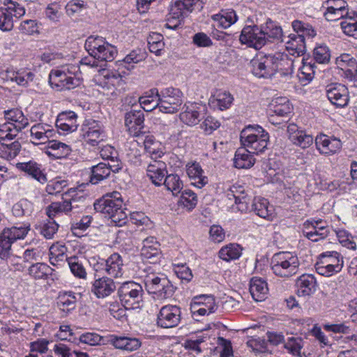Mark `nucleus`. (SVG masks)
Masks as SVG:
<instances>
[{
    "instance_id": "1",
    "label": "nucleus",
    "mask_w": 357,
    "mask_h": 357,
    "mask_svg": "<svg viewBox=\"0 0 357 357\" xmlns=\"http://www.w3.org/2000/svg\"><path fill=\"white\" fill-rule=\"evenodd\" d=\"M123 203L120 192L114 191L96 201L93 206L97 212L107 215L116 226L121 227L127 220V213L123 208Z\"/></svg>"
},
{
    "instance_id": "2",
    "label": "nucleus",
    "mask_w": 357,
    "mask_h": 357,
    "mask_svg": "<svg viewBox=\"0 0 357 357\" xmlns=\"http://www.w3.org/2000/svg\"><path fill=\"white\" fill-rule=\"evenodd\" d=\"M269 135L261 127L248 126L240 135L241 144L250 153L260 154L267 149Z\"/></svg>"
},
{
    "instance_id": "3",
    "label": "nucleus",
    "mask_w": 357,
    "mask_h": 357,
    "mask_svg": "<svg viewBox=\"0 0 357 357\" xmlns=\"http://www.w3.org/2000/svg\"><path fill=\"white\" fill-rule=\"evenodd\" d=\"M252 73L263 78H270L278 71H282L284 63L289 64L287 55H265L253 59Z\"/></svg>"
},
{
    "instance_id": "4",
    "label": "nucleus",
    "mask_w": 357,
    "mask_h": 357,
    "mask_svg": "<svg viewBox=\"0 0 357 357\" xmlns=\"http://www.w3.org/2000/svg\"><path fill=\"white\" fill-rule=\"evenodd\" d=\"M271 265L275 275L289 278L298 273L300 262L296 255L289 252H280L273 255Z\"/></svg>"
},
{
    "instance_id": "5",
    "label": "nucleus",
    "mask_w": 357,
    "mask_h": 357,
    "mask_svg": "<svg viewBox=\"0 0 357 357\" xmlns=\"http://www.w3.org/2000/svg\"><path fill=\"white\" fill-rule=\"evenodd\" d=\"M151 93L158 96L160 112L174 114L181 109L183 93L178 89L167 87L159 91L157 88H153Z\"/></svg>"
},
{
    "instance_id": "6",
    "label": "nucleus",
    "mask_w": 357,
    "mask_h": 357,
    "mask_svg": "<svg viewBox=\"0 0 357 357\" xmlns=\"http://www.w3.org/2000/svg\"><path fill=\"white\" fill-rule=\"evenodd\" d=\"M145 287L149 294H155L159 299L171 297L174 287L167 277L162 273H151L144 278Z\"/></svg>"
},
{
    "instance_id": "7",
    "label": "nucleus",
    "mask_w": 357,
    "mask_h": 357,
    "mask_svg": "<svg viewBox=\"0 0 357 357\" xmlns=\"http://www.w3.org/2000/svg\"><path fill=\"white\" fill-rule=\"evenodd\" d=\"M121 303L126 309H137L142 303L143 289L133 281L123 282L118 289Z\"/></svg>"
},
{
    "instance_id": "8",
    "label": "nucleus",
    "mask_w": 357,
    "mask_h": 357,
    "mask_svg": "<svg viewBox=\"0 0 357 357\" xmlns=\"http://www.w3.org/2000/svg\"><path fill=\"white\" fill-rule=\"evenodd\" d=\"M25 8L17 1L4 0L0 8V29L10 31L13 29L17 20L24 16Z\"/></svg>"
},
{
    "instance_id": "9",
    "label": "nucleus",
    "mask_w": 357,
    "mask_h": 357,
    "mask_svg": "<svg viewBox=\"0 0 357 357\" xmlns=\"http://www.w3.org/2000/svg\"><path fill=\"white\" fill-rule=\"evenodd\" d=\"M96 80L105 90L104 93L112 96L119 95L123 90L126 84L119 72L109 71L105 69L99 71Z\"/></svg>"
},
{
    "instance_id": "10",
    "label": "nucleus",
    "mask_w": 357,
    "mask_h": 357,
    "mask_svg": "<svg viewBox=\"0 0 357 357\" xmlns=\"http://www.w3.org/2000/svg\"><path fill=\"white\" fill-rule=\"evenodd\" d=\"M239 40L242 44L256 50L261 49L265 45L262 27L257 25L245 26L241 31Z\"/></svg>"
},
{
    "instance_id": "11",
    "label": "nucleus",
    "mask_w": 357,
    "mask_h": 357,
    "mask_svg": "<svg viewBox=\"0 0 357 357\" xmlns=\"http://www.w3.org/2000/svg\"><path fill=\"white\" fill-rule=\"evenodd\" d=\"M181 308L176 305H167L161 307L157 317V324L164 328H174L181 321Z\"/></svg>"
},
{
    "instance_id": "12",
    "label": "nucleus",
    "mask_w": 357,
    "mask_h": 357,
    "mask_svg": "<svg viewBox=\"0 0 357 357\" xmlns=\"http://www.w3.org/2000/svg\"><path fill=\"white\" fill-rule=\"evenodd\" d=\"M49 83L57 91L70 90L79 84L78 79L67 75L64 70H52L49 75Z\"/></svg>"
},
{
    "instance_id": "13",
    "label": "nucleus",
    "mask_w": 357,
    "mask_h": 357,
    "mask_svg": "<svg viewBox=\"0 0 357 357\" xmlns=\"http://www.w3.org/2000/svg\"><path fill=\"white\" fill-rule=\"evenodd\" d=\"M323 8L324 15L328 21H336L349 16V10L347 3L344 0H326Z\"/></svg>"
},
{
    "instance_id": "14",
    "label": "nucleus",
    "mask_w": 357,
    "mask_h": 357,
    "mask_svg": "<svg viewBox=\"0 0 357 357\" xmlns=\"http://www.w3.org/2000/svg\"><path fill=\"white\" fill-rule=\"evenodd\" d=\"M146 175L155 186L162 185L167 175V164L158 158L151 159L146 167Z\"/></svg>"
},
{
    "instance_id": "15",
    "label": "nucleus",
    "mask_w": 357,
    "mask_h": 357,
    "mask_svg": "<svg viewBox=\"0 0 357 357\" xmlns=\"http://www.w3.org/2000/svg\"><path fill=\"white\" fill-rule=\"evenodd\" d=\"M160 244L154 236H149L142 241L141 255L151 264H155L161 258Z\"/></svg>"
},
{
    "instance_id": "16",
    "label": "nucleus",
    "mask_w": 357,
    "mask_h": 357,
    "mask_svg": "<svg viewBox=\"0 0 357 357\" xmlns=\"http://www.w3.org/2000/svg\"><path fill=\"white\" fill-rule=\"evenodd\" d=\"M326 95L331 102L337 107H344L349 102V92L344 85L337 83L328 85Z\"/></svg>"
},
{
    "instance_id": "17",
    "label": "nucleus",
    "mask_w": 357,
    "mask_h": 357,
    "mask_svg": "<svg viewBox=\"0 0 357 357\" xmlns=\"http://www.w3.org/2000/svg\"><path fill=\"white\" fill-rule=\"evenodd\" d=\"M179 1L180 0L172 1L167 17V23L165 24V26L168 29H177L188 12L184 8L183 3H181Z\"/></svg>"
},
{
    "instance_id": "18",
    "label": "nucleus",
    "mask_w": 357,
    "mask_h": 357,
    "mask_svg": "<svg viewBox=\"0 0 357 357\" xmlns=\"http://www.w3.org/2000/svg\"><path fill=\"white\" fill-rule=\"evenodd\" d=\"M315 144L320 153L332 155L342 149V142L335 137H330L324 134L318 135L315 139Z\"/></svg>"
},
{
    "instance_id": "19",
    "label": "nucleus",
    "mask_w": 357,
    "mask_h": 357,
    "mask_svg": "<svg viewBox=\"0 0 357 357\" xmlns=\"http://www.w3.org/2000/svg\"><path fill=\"white\" fill-rule=\"evenodd\" d=\"M121 169V167L119 165H112L109 162L108 163L100 162L91 167L90 182L93 185L98 184L107 179L110 176L111 172H119Z\"/></svg>"
},
{
    "instance_id": "20",
    "label": "nucleus",
    "mask_w": 357,
    "mask_h": 357,
    "mask_svg": "<svg viewBox=\"0 0 357 357\" xmlns=\"http://www.w3.org/2000/svg\"><path fill=\"white\" fill-rule=\"evenodd\" d=\"M144 115L141 109H132L126 113L125 126L130 135L135 137H139L144 128Z\"/></svg>"
},
{
    "instance_id": "21",
    "label": "nucleus",
    "mask_w": 357,
    "mask_h": 357,
    "mask_svg": "<svg viewBox=\"0 0 357 357\" xmlns=\"http://www.w3.org/2000/svg\"><path fill=\"white\" fill-rule=\"evenodd\" d=\"M287 132L290 141L302 149H306L313 143L312 136L307 134L305 131L300 130L294 123H290L288 126Z\"/></svg>"
},
{
    "instance_id": "22",
    "label": "nucleus",
    "mask_w": 357,
    "mask_h": 357,
    "mask_svg": "<svg viewBox=\"0 0 357 357\" xmlns=\"http://www.w3.org/2000/svg\"><path fill=\"white\" fill-rule=\"evenodd\" d=\"M116 289L114 280L107 277L96 279L92 283L91 292L98 298H105L109 296Z\"/></svg>"
},
{
    "instance_id": "23",
    "label": "nucleus",
    "mask_w": 357,
    "mask_h": 357,
    "mask_svg": "<svg viewBox=\"0 0 357 357\" xmlns=\"http://www.w3.org/2000/svg\"><path fill=\"white\" fill-rule=\"evenodd\" d=\"M84 125V138L92 146L98 145L100 142L103 141L105 134L101 129L99 123L94 120H89Z\"/></svg>"
},
{
    "instance_id": "24",
    "label": "nucleus",
    "mask_w": 357,
    "mask_h": 357,
    "mask_svg": "<svg viewBox=\"0 0 357 357\" xmlns=\"http://www.w3.org/2000/svg\"><path fill=\"white\" fill-rule=\"evenodd\" d=\"M296 293L299 297H306L313 294L316 291L317 281L311 274H303L296 282Z\"/></svg>"
},
{
    "instance_id": "25",
    "label": "nucleus",
    "mask_w": 357,
    "mask_h": 357,
    "mask_svg": "<svg viewBox=\"0 0 357 357\" xmlns=\"http://www.w3.org/2000/svg\"><path fill=\"white\" fill-rule=\"evenodd\" d=\"M186 173L192 180V184L202 188L208 183V178L204 175V171L199 162H188L186 165Z\"/></svg>"
},
{
    "instance_id": "26",
    "label": "nucleus",
    "mask_w": 357,
    "mask_h": 357,
    "mask_svg": "<svg viewBox=\"0 0 357 357\" xmlns=\"http://www.w3.org/2000/svg\"><path fill=\"white\" fill-rule=\"evenodd\" d=\"M17 167L40 183H44L47 181L46 174L42 169V165L38 164L36 161L30 160L25 162H19L17 164Z\"/></svg>"
},
{
    "instance_id": "27",
    "label": "nucleus",
    "mask_w": 357,
    "mask_h": 357,
    "mask_svg": "<svg viewBox=\"0 0 357 357\" xmlns=\"http://www.w3.org/2000/svg\"><path fill=\"white\" fill-rule=\"evenodd\" d=\"M287 39L286 50L290 55L300 56L305 54L306 46L303 35L291 33Z\"/></svg>"
},
{
    "instance_id": "28",
    "label": "nucleus",
    "mask_w": 357,
    "mask_h": 357,
    "mask_svg": "<svg viewBox=\"0 0 357 357\" xmlns=\"http://www.w3.org/2000/svg\"><path fill=\"white\" fill-rule=\"evenodd\" d=\"M123 261L118 253H113L105 260V271L114 278H121L123 274Z\"/></svg>"
},
{
    "instance_id": "29",
    "label": "nucleus",
    "mask_w": 357,
    "mask_h": 357,
    "mask_svg": "<svg viewBox=\"0 0 357 357\" xmlns=\"http://www.w3.org/2000/svg\"><path fill=\"white\" fill-rule=\"evenodd\" d=\"M31 142L34 144H45L53 137L54 130L47 126L38 123L30 130Z\"/></svg>"
},
{
    "instance_id": "30",
    "label": "nucleus",
    "mask_w": 357,
    "mask_h": 357,
    "mask_svg": "<svg viewBox=\"0 0 357 357\" xmlns=\"http://www.w3.org/2000/svg\"><path fill=\"white\" fill-rule=\"evenodd\" d=\"M252 210L255 213L268 220H273L274 218V209L273 206L269 205L267 199L261 197H256L253 199L252 204Z\"/></svg>"
},
{
    "instance_id": "31",
    "label": "nucleus",
    "mask_w": 357,
    "mask_h": 357,
    "mask_svg": "<svg viewBox=\"0 0 357 357\" xmlns=\"http://www.w3.org/2000/svg\"><path fill=\"white\" fill-rule=\"evenodd\" d=\"M77 114L73 111L61 112L56 121V126L63 131L73 132L77 128Z\"/></svg>"
},
{
    "instance_id": "32",
    "label": "nucleus",
    "mask_w": 357,
    "mask_h": 357,
    "mask_svg": "<svg viewBox=\"0 0 357 357\" xmlns=\"http://www.w3.org/2000/svg\"><path fill=\"white\" fill-rule=\"evenodd\" d=\"M107 43L105 38L101 36H90L86 40L84 47L89 55L97 60L101 56V52Z\"/></svg>"
},
{
    "instance_id": "33",
    "label": "nucleus",
    "mask_w": 357,
    "mask_h": 357,
    "mask_svg": "<svg viewBox=\"0 0 357 357\" xmlns=\"http://www.w3.org/2000/svg\"><path fill=\"white\" fill-rule=\"evenodd\" d=\"M109 341L115 348L128 351H135L141 346V342L135 337L111 336Z\"/></svg>"
},
{
    "instance_id": "34",
    "label": "nucleus",
    "mask_w": 357,
    "mask_h": 357,
    "mask_svg": "<svg viewBox=\"0 0 357 357\" xmlns=\"http://www.w3.org/2000/svg\"><path fill=\"white\" fill-rule=\"evenodd\" d=\"M3 113L7 122L12 124L15 128H17L20 131L29 125L28 119L20 109H12L6 110Z\"/></svg>"
},
{
    "instance_id": "35",
    "label": "nucleus",
    "mask_w": 357,
    "mask_h": 357,
    "mask_svg": "<svg viewBox=\"0 0 357 357\" xmlns=\"http://www.w3.org/2000/svg\"><path fill=\"white\" fill-rule=\"evenodd\" d=\"M35 75L31 71L18 70L7 69L5 72V78L7 80L16 82L22 86H27L29 84L33 82Z\"/></svg>"
},
{
    "instance_id": "36",
    "label": "nucleus",
    "mask_w": 357,
    "mask_h": 357,
    "mask_svg": "<svg viewBox=\"0 0 357 357\" xmlns=\"http://www.w3.org/2000/svg\"><path fill=\"white\" fill-rule=\"evenodd\" d=\"M212 20L220 28L227 29L234 24L238 20L236 12L233 9L221 10L219 13L213 15Z\"/></svg>"
},
{
    "instance_id": "37",
    "label": "nucleus",
    "mask_w": 357,
    "mask_h": 357,
    "mask_svg": "<svg viewBox=\"0 0 357 357\" xmlns=\"http://www.w3.org/2000/svg\"><path fill=\"white\" fill-rule=\"evenodd\" d=\"M262 33L264 36L265 44L269 42L283 41L282 28L274 22L268 20L264 25H261Z\"/></svg>"
},
{
    "instance_id": "38",
    "label": "nucleus",
    "mask_w": 357,
    "mask_h": 357,
    "mask_svg": "<svg viewBox=\"0 0 357 357\" xmlns=\"http://www.w3.org/2000/svg\"><path fill=\"white\" fill-rule=\"evenodd\" d=\"M233 100L234 98L229 92L219 90L209 99V104L213 107L222 111L228 109Z\"/></svg>"
},
{
    "instance_id": "39",
    "label": "nucleus",
    "mask_w": 357,
    "mask_h": 357,
    "mask_svg": "<svg viewBox=\"0 0 357 357\" xmlns=\"http://www.w3.org/2000/svg\"><path fill=\"white\" fill-rule=\"evenodd\" d=\"M199 109L196 104L185 106V109L179 115L180 120L189 126L197 125L201 119Z\"/></svg>"
},
{
    "instance_id": "40",
    "label": "nucleus",
    "mask_w": 357,
    "mask_h": 357,
    "mask_svg": "<svg viewBox=\"0 0 357 357\" xmlns=\"http://www.w3.org/2000/svg\"><path fill=\"white\" fill-rule=\"evenodd\" d=\"M269 111L278 117L288 119L292 112V107L287 98H278L271 103Z\"/></svg>"
},
{
    "instance_id": "41",
    "label": "nucleus",
    "mask_w": 357,
    "mask_h": 357,
    "mask_svg": "<svg viewBox=\"0 0 357 357\" xmlns=\"http://www.w3.org/2000/svg\"><path fill=\"white\" fill-rule=\"evenodd\" d=\"M234 166L238 169H248L252 167L255 162V159L252 153H250L248 151L244 148H238L234 155Z\"/></svg>"
},
{
    "instance_id": "42",
    "label": "nucleus",
    "mask_w": 357,
    "mask_h": 357,
    "mask_svg": "<svg viewBox=\"0 0 357 357\" xmlns=\"http://www.w3.org/2000/svg\"><path fill=\"white\" fill-rule=\"evenodd\" d=\"M250 292L256 301L264 300L267 293V283L261 278H252L250 282Z\"/></svg>"
},
{
    "instance_id": "43",
    "label": "nucleus",
    "mask_w": 357,
    "mask_h": 357,
    "mask_svg": "<svg viewBox=\"0 0 357 357\" xmlns=\"http://www.w3.org/2000/svg\"><path fill=\"white\" fill-rule=\"evenodd\" d=\"M335 64L340 70L353 76L357 74L356 60L349 54H342L335 59Z\"/></svg>"
},
{
    "instance_id": "44",
    "label": "nucleus",
    "mask_w": 357,
    "mask_h": 357,
    "mask_svg": "<svg viewBox=\"0 0 357 357\" xmlns=\"http://www.w3.org/2000/svg\"><path fill=\"white\" fill-rule=\"evenodd\" d=\"M31 230L29 223L17 224L10 228H6L3 231L6 234L11 243L20 239H24Z\"/></svg>"
},
{
    "instance_id": "45",
    "label": "nucleus",
    "mask_w": 357,
    "mask_h": 357,
    "mask_svg": "<svg viewBox=\"0 0 357 357\" xmlns=\"http://www.w3.org/2000/svg\"><path fill=\"white\" fill-rule=\"evenodd\" d=\"M162 185L167 191L172 192L173 196H178L183 188V182L180 176L176 174H167L162 181Z\"/></svg>"
},
{
    "instance_id": "46",
    "label": "nucleus",
    "mask_w": 357,
    "mask_h": 357,
    "mask_svg": "<svg viewBox=\"0 0 357 357\" xmlns=\"http://www.w3.org/2000/svg\"><path fill=\"white\" fill-rule=\"evenodd\" d=\"M54 270L45 263H36L28 269L29 275L36 280H45L52 275Z\"/></svg>"
},
{
    "instance_id": "47",
    "label": "nucleus",
    "mask_w": 357,
    "mask_h": 357,
    "mask_svg": "<svg viewBox=\"0 0 357 357\" xmlns=\"http://www.w3.org/2000/svg\"><path fill=\"white\" fill-rule=\"evenodd\" d=\"M77 297L72 292H65L58 297L57 305L65 313H69L77 306Z\"/></svg>"
},
{
    "instance_id": "48",
    "label": "nucleus",
    "mask_w": 357,
    "mask_h": 357,
    "mask_svg": "<svg viewBox=\"0 0 357 357\" xmlns=\"http://www.w3.org/2000/svg\"><path fill=\"white\" fill-rule=\"evenodd\" d=\"M144 149L150 155L151 160L160 158L164 152L160 149V144L153 135H146L144 139Z\"/></svg>"
},
{
    "instance_id": "49",
    "label": "nucleus",
    "mask_w": 357,
    "mask_h": 357,
    "mask_svg": "<svg viewBox=\"0 0 357 357\" xmlns=\"http://www.w3.org/2000/svg\"><path fill=\"white\" fill-rule=\"evenodd\" d=\"M308 59H302L303 65L299 68V73L298 77L303 85H305L307 83L310 82L314 75V63L310 61H307Z\"/></svg>"
},
{
    "instance_id": "50",
    "label": "nucleus",
    "mask_w": 357,
    "mask_h": 357,
    "mask_svg": "<svg viewBox=\"0 0 357 357\" xmlns=\"http://www.w3.org/2000/svg\"><path fill=\"white\" fill-rule=\"evenodd\" d=\"M312 229L309 230L305 228L303 235L309 240L313 242H317L319 240L324 239L329 234L328 229L326 226L317 227L311 222Z\"/></svg>"
},
{
    "instance_id": "51",
    "label": "nucleus",
    "mask_w": 357,
    "mask_h": 357,
    "mask_svg": "<svg viewBox=\"0 0 357 357\" xmlns=\"http://www.w3.org/2000/svg\"><path fill=\"white\" fill-rule=\"evenodd\" d=\"M327 265H333L336 269L342 270L343 267V257L336 251H327L319 255V258Z\"/></svg>"
},
{
    "instance_id": "52",
    "label": "nucleus",
    "mask_w": 357,
    "mask_h": 357,
    "mask_svg": "<svg viewBox=\"0 0 357 357\" xmlns=\"http://www.w3.org/2000/svg\"><path fill=\"white\" fill-rule=\"evenodd\" d=\"M191 303H196L199 307L207 308L208 314L213 313L217 310L215 297L211 294L196 296L192 298Z\"/></svg>"
},
{
    "instance_id": "53",
    "label": "nucleus",
    "mask_w": 357,
    "mask_h": 357,
    "mask_svg": "<svg viewBox=\"0 0 357 357\" xmlns=\"http://www.w3.org/2000/svg\"><path fill=\"white\" fill-rule=\"evenodd\" d=\"M220 259L229 261L238 259L241 255V248L238 244L230 243L220 249L219 251Z\"/></svg>"
},
{
    "instance_id": "54",
    "label": "nucleus",
    "mask_w": 357,
    "mask_h": 357,
    "mask_svg": "<svg viewBox=\"0 0 357 357\" xmlns=\"http://www.w3.org/2000/svg\"><path fill=\"white\" fill-rule=\"evenodd\" d=\"M149 49L151 52L159 56L163 50L165 43L163 42V36L160 33L153 32L147 38Z\"/></svg>"
},
{
    "instance_id": "55",
    "label": "nucleus",
    "mask_w": 357,
    "mask_h": 357,
    "mask_svg": "<svg viewBox=\"0 0 357 357\" xmlns=\"http://www.w3.org/2000/svg\"><path fill=\"white\" fill-rule=\"evenodd\" d=\"M351 14L354 15V13L350 12L349 16L343 18L340 26L346 35L357 38V20Z\"/></svg>"
},
{
    "instance_id": "56",
    "label": "nucleus",
    "mask_w": 357,
    "mask_h": 357,
    "mask_svg": "<svg viewBox=\"0 0 357 357\" xmlns=\"http://www.w3.org/2000/svg\"><path fill=\"white\" fill-rule=\"evenodd\" d=\"M152 89L146 93L143 96L138 99L141 107L146 112H151L155 108L159 109V101H158V96L151 93Z\"/></svg>"
},
{
    "instance_id": "57",
    "label": "nucleus",
    "mask_w": 357,
    "mask_h": 357,
    "mask_svg": "<svg viewBox=\"0 0 357 357\" xmlns=\"http://www.w3.org/2000/svg\"><path fill=\"white\" fill-rule=\"evenodd\" d=\"M66 261L70 271L74 275V276L81 279L86 278L87 275L86 269L77 257L73 256L66 258Z\"/></svg>"
},
{
    "instance_id": "58",
    "label": "nucleus",
    "mask_w": 357,
    "mask_h": 357,
    "mask_svg": "<svg viewBox=\"0 0 357 357\" xmlns=\"http://www.w3.org/2000/svg\"><path fill=\"white\" fill-rule=\"evenodd\" d=\"M313 57L314 61L319 63H328L331 59L329 48L325 45L317 46L313 51Z\"/></svg>"
},
{
    "instance_id": "59",
    "label": "nucleus",
    "mask_w": 357,
    "mask_h": 357,
    "mask_svg": "<svg viewBox=\"0 0 357 357\" xmlns=\"http://www.w3.org/2000/svg\"><path fill=\"white\" fill-rule=\"evenodd\" d=\"M181 194L180 202L188 209L194 208L197 204V197L196 194L190 190H182Z\"/></svg>"
},
{
    "instance_id": "60",
    "label": "nucleus",
    "mask_w": 357,
    "mask_h": 357,
    "mask_svg": "<svg viewBox=\"0 0 357 357\" xmlns=\"http://www.w3.org/2000/svg\"><path fill=\"white\" fill-rule=\"evenodd\" d=\"M292 27L296 32V34L303 35L304 37L308 36L312 38L316 35L315 31L311 25L305 24L300 20H294L292 22Z\"/></svg>"
},
{
    "instance_id": "61",
    "label": "nucleus",
    "mask_w": 357,
    "mask_h": 357,
    "mask_svg": "<svg viewBox=\"0 0 357 357\" xmlns=\"http://www.w3.org/2000/svg\"><path fill=\"white\" fill-rule=\"evenodd\" d=\"M68 205L67 201L62 202L52 203L47 209V215L51 219H53L57 214L64 213L68 214Z\"/></svg>"
},
{
    "instance_id": "62",
    "label": "nucleus",
    "mask_w": 357,
    "mask_h": 357,
    "mask_svg": "<svg viewBox=\"0 0 357 357\" xmlns=\"http://www.w3.org/2000/svg\"><path fill=\"white\" fill-rule=\"evenodd\" d=\"M86 198L79 196L75 197L67 201L68 205V213L72 214H77L82 212L86 206Z\"/></svg>"
},
{
    "instance_id": "63",
    "label": "nucleus",
    "mask_w": 357,
    "mask_h": 357,
    "mask_svg": "<svg viewBox=\"0 0 357 357\" xmlns=\"http://www.w3.org/2000/svg\"><path fill=\"white\" fill-rule=\"evenodd\" d=\"M86 8V5L83 1L72 0L67 3L65 8L66 14L72 17L80 14Z\"/></svg>"
},
{
    "instance_id": "64",
    "label": "nucleus",
    "mask_w": 357,
    "mask_h": 357,
    "mask_svg": "<svg viewBox=\"0 0 357 357\" xmlns=\"http://www.w3.org/2000/svg\"><path fill=\"white\" fill-rule=\"evenodd\" d=\"M20 132L15 128L12 124L6 122L0 125V140L13 139Z\"/></svg>"
}]
</instances>
